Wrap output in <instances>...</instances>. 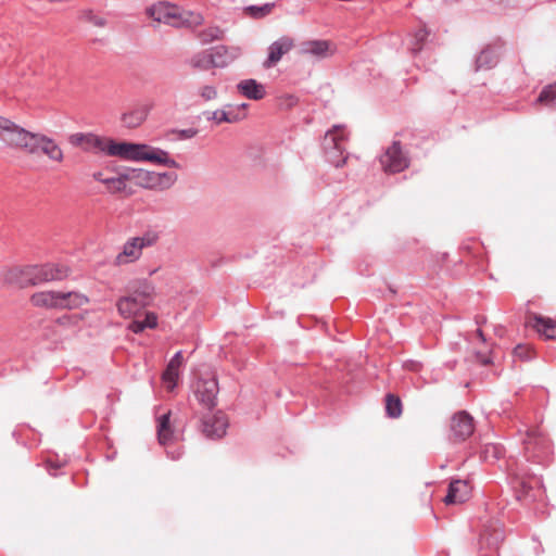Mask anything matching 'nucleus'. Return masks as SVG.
Returning <instances> with one entry per match:
<instances>
[{"mask_svg":"<svg viewBox=\"0 0 556 556\" xmlns=\"http://www.w3.org/2000/svg\"><path fill=\"white\" fill-rule=\"evenodd\" d=\"M182 364V352L178 351L168 362L162 379L168 390H173L177 386V379L179 377V367Z\"/></svg>","mask_w":556,"mask_h":556,"instance_id":"obj_21","label":"nucleus"},{"mask_svg":"<svg viewBox=\"0 0 556 556\" xmlns=\"http://www.w3.org/2000/svg\"><path fill=\"white\" fill-rule=\"evenodd\" d=\"M203 433L210 439H220L226 434L229 426L228 418L224 412L217 410L213 415L204 416L202 419Z\"/></svg>","mask_w":556,"mask_h":556,"instance_id":"obj_14","label":"nucleus"},{"mask_svg":"<svg viewBox=\"0 0 556 556\" xmlns=\"http://www.w3.org/2000/svg\"><path fill=\"white\" fill-rule=\"evenodd\" d=\"M204 114L206 115L207 121H213L216 124L227 123V119H229L228 115H227V111H225V110H216L214 112H205Z\"/></svg>","mask_w":556,"mask_h":556,"instance_id":"obj_42","label":"nucleus"},{"mask_svg":"<svg viewBox=\"0 0 556 556\" xmlns=\"http://www.w3.org/2000/svg\"><path fill=\"white\" fill-rule=\"evenodd\" d=\"M522 443L527 460L538 464L548 462L552 454V446L547 437L536 430H530L527 432Z\"/></svg>","mask_w":556,"mask_h":556,"instance_id":"obj_4","label":"nucleus"},{"mask_svg":"<svg viewBox=\"0 0 556 556\" xmlns=\"http://www.w3.org/2000/svg\"><path fill=\"white\" fill-rule=\"evenodd\" d=\"M247 106H248V104H247V103H242V104L240 105V108H241V109H245Z\"/></svg>","mask_w":556,"mask_h":556,"instance_id":"obj_56","label":"nucleus"},{"mask_svg":"<svg viewBox=\"0 0 556 556\" xmlns=\"http://www.w3.org/2000/svg\"><path fill=\"white\" fill-rule=\"evenodd\" d=\"M218 392V381L213 375L207 378L200 377L195 382L194 395L199 403L208 410L217 405Z\"/></svg>","mask_w":556,"mask_h":556,"instance_id":"obj_8","label":"nucleus"},{"mask_svg":"<svg viewBox=\"0 0 556 556\" xmlns=\"http://www.w3.org/2000/svg\"><path fill=\"white\" fill-rule=\"evenodd\" d=\"M141 321L146 328L153 329L157 326V316L152 312H148Z\"/></svg>","mask_w":556,"mask_h":556,"instance_id":"obj_45","label":"nucleus"},{"mask_svg":"<svg viewBox=\"0 0 556 556\" xmlns=\"http://www.w3.org/2000/svg\"><path fill=\"white\" fill-rule=\"evenodd\" d=\"M2 119H5V118L0 116V121H2Z\"/></svg>","mask_w":556,"mask_h":556,"instance_id":"obj_58","label":"nucleus"},{"mask_svg":"<svg viewBox=\"0 0 556 556\" xmlns=\"http://www.w3.org/2000/svg\"><path fill=\"white\" fill-rule=\"evenodd\" d=\"M222 34L223 31L220 30L219 27L213 26L201 30L198 34V38L201 43L207 45L216 39H219L222 37Z\"/></svg>","mask_w":556,"mask_h":556,"instance_id":"obj_38","label":"nucleus"},{"mask_svg":"<svg viewBox=\"0 0 556 556\" xmlns=\"http://www.w3.org/2000/svg\"><path fill=\"white\" fill-rule=\"evenodd\" d=\"M134 179L132 173L130 174H118L117 177H109L103 180V184L114 192H122L126 188V180Z\"/></svg>","mask_w":556,"mask_h":556,"instance_id":"obj_35","label":"nucleus"},{"mask_svg":"<svg viewBox=\"0 0 556 556\" xmlns=\"http://www.w3.org/2000/svg\"><path fill=\"white\" fill-rule=\"evenodd\" d=\"M329 47L330 43L327 40H307L301 45L300 53L321 60L329 55Z\"/></svg>","mask_w":556,"mask_h":556,"instance_id":"obj_22","label":"nucleus"},{"mask_svg":"<svg viewBox=\"0 0 556 556\" xmlns=\"http://www.w3.org/2000/svg\"><path fill=\"white\" fill-rule=\"evenodd\" d=\"M514 355L521 361H531L533 358L532 350L526 344H518L514 349Z\"/></svg>","mask_w":556,"mask_h":556,"instance_id":"obj_41","label":"nucleus"},{"mask_svg":"<svg viewBox=\"0 0 556 556\" xmlns=\"http://www.w3.org/2000/svg\"><path fill=\"white\" fill-rule=\"evenodd\" d=\"M129 329L134 333H140L147 328H146L144 324H142L141 320L137 319V320L131 321V324L129 325Z\"/></svg>","mask_w":556,"mask_h":556,"instance_id":"obj_46","label":"nucleus"},{"mask_svg":"<svg viewBox=\"0 0 556 556\" xmlns=\"http://www.w3.org/2000/svg\"><path fill=\"white\" fill-rule=\"evenodd\" d=\"M50 2H63L64 0H49Z\"/></svg>","mask_w":556,"mask_h":556,"instance_id":"obj_57","label":"nucleus"},{"mask_svg":"<svg viewBox=\"0 0 556 556\" xmlns=\"http://www.w3.org/2000/svg\"><path fill=\"white\" fill-rule=\"evenodd\" d=\"M70 321H71L70 316H62V317H59L55 323L61 326H64V325H67Z\"/></svg>","mask_w":556,"mask_h":556,"instance_id":"obj_50","label":"nucleus"},{"mask_svg":"<svg viewBox=\"0 0 556 556\" xmlns=\"http://www.w3.org/2000/svg\"><path fill=\"white\" fill-rule=\"evenodd\" d=\"M429 36V31L425 27H420L410 35V51L416 54L421 51L424 43Z\"/></svg>","mask_w":556,"mask_h":556,"instance_id":"obj_36","label":"nucleus"},{"mask_svg":"<svg viewBox=\"0 0 556 556\" xmlns=\"http://www.w3.org/2000/svg\"><path fill=\"white\" fill-rule=\"evenodd\" d=\"M190 65L193 68L206 71L214 67L212 54L210 50L201 51L194 54L190 60Z\"/></svg>","mask_w":556,"mask_h":556,"instance_id":"obj_30","label":"nucleus"},{"mask_svg":"<svg viewBox=\"0 0 556 556\" xmlns=\"http://www.w3.org/2000/svg\"><path fill=\"white\" fill-rule=\"evenodd\" d=\"M214 67L224 68L238 59L241 54V49L238 47L228 48L224 45H218L210 49Z\"/></svg>","mask_w":556,"mask_h":556,"instance_id":"obj_19","label":"nucleus"},{"mask_svg":"<svg viewBox=\"0 0 556 556\" xmlns=\"http://www.w3.org/2000/svg\"><path fill=\"white\" fill-rule=\"evenodd\" d=\"M135 238L137 239L138 244L142 250L144 248L154 245L157 242L160 235L155 230H147L142 236Z\"/></svg>","mask_w":556,"mask_h":556,"instance_id":"obj_39","label":"nucleus"},{"mask_svg":"<svg viewBox=\"0 0 556 556\" xmlns=\"http://www.w3.org/2000/svg\"><path fill=\"white\" fill-rule=\"evenodd\" d=\"M64 465V463H54L53 460L49 459L47 462V468L51 476H56L55 470L61 468Z\"/></svg>","mask_w":556,"mask_h":556,"instance_id":"obj_47","label":"nucleus"},{"mask_svg":"<svg viewBox=\"0 0 556 556\" xmlns=\"http://www.w3.org/2000/svg\"><path fill=\"white\" fill-rule=\"evenodd\" d=\"M498 62L496 50L490 46L480 51L475 60V71H488L493 68Z\"/></svg>","mask_w":556,"mask_h":556,"instance_id":"obj_24","label":"nucleus"},{"mask_svg":"<svg viewBox=\"0 0 556 556\" xmlns=\"http://www.w3.org/2000/svg\"><path fill=\"white\" fill-rule=\"evenodd\" d=\"M533 328L546 339H556V321L549 317L535 315Z\"/></svg>","mask_w":556,"mask_h":556,"instance_id":"obj_27","label":"nucleus"},{"mask_svg":"<svg viewBox=\"0 0 556 556\" xmlns=\"http://www.w3.org/2000/svg\"><path fill=\"white\" fill-rule=\"evenodd\" d=\"M35 270V265L14 266L2 270V279L4 283L20 289L36 287Z\"/></svg>","mask_w":556,"mask_h":556,"instance_id":"obj_7","label":"nucleus"},{"mask_svg":"<svg viewBox=\"0 0 556 556\" xmlns=\"http://www.w3.org/2000/svg\"><path fill=\"white\" fill-rule=\"evenodd\" d=\"M93 178H94L96 180H98V181L102 182V184H103V180H105V178H103V175H102V173H101V172L94 173V174H93Z\"/></svg>","mask_w":556,"mask_h":556,"instance_id":"obj_52","label":"nucleus"},{"mask_svg":"<svg viewBox=\"0 0 556 556\" xmlns=\"http://www.w3.org/2000/svg\"><path fill=\"white\" fill-rule=\"evenodd\" d=\"M486 2L490 3V5L492 8H501V9H506V8H520V9H529L531 8L535 0H485Z\"/></svg>","mask_w":556,"mask_h":556,"instance_id":"obj_32","label":"nucleus"},{"mask_svg":"<svg viewBox=\"0 0 556 556\" xmlns=\"http://www.w3.org/2000/svg\"><path fill=\"white\" fill-rule=\"evenodd\" d=\"M68 142L86 152L104 153L106 140L92 132H76L68 137Z\"/></svg>","mask_w":556,"mask_h":556,"instance_id":"obj_11","label":"nucleus"},{"mask_svg":"<svg viewBox=\"0 0 556 556\" xmlns=\"http://www.w3.org/2000/svg\"><path fill=\"white\" fill-rule=\"evenodd\" d=\"M147 14L155 22L169 24L173 26H180L181 24H194L200 25L203 22V17L199 13L187 12L186 15L178 14L177 8L166 2H159L147 9Z\"/></svg>","mask_w":556,"mask_h":556,"instance_id":"obj_2","label":"nucleus"},{"mask_svg":"<svg viewBox=\"0 0 556 556\" xmlns=\"http://www.w3.org/2000/svg\"><path fill=\"white\" fill-rule=\"evenodd\" d=\"M402 401L399 396L388 393L386 395V414L390 418H399L402 415Z\"/></svg>","mask_w":556,"mask_h":556,"instance_id":"obj_33","label":"nucleus"},{"mask_svg":"<svg viewBox=\"0 0 556 556\" xmlns=\"http://www.w3.org/2000/svg\"><path fill=\"white\" fill-rule=\"evenodd\" d=\"M36 135L10 119L0 121V140L11 148H18L27 153L35 151Z\"/></svg>","mask_w":556,"mask_h":556,"instance_id":"obj_3","label":"nucleus"},{"mask_svg":"<svg viewBox=\"0 0 556 556\" xmlns=\"http://www.w3.org/2000/svg\"><path fill=\"white\" fill-rule=\"evenodd\" d=\"M470 490L468 481L460 479L452 480L448 484L444 503L446 505L464 503L469 498Z\"/></svg>","mask_w":556,"mask_h":556,"instance_id":"obj_18","label":"nucleus"},{"mask_svg":"<svg viewBox=\"0 0 556 556\" xmlns=\"http://www.w3.org/2000/svg\"><path fill=\"white\" fill-rule=\"evenodd\" d=\"M89 303V298L78 291L61 292L60 309H76Z\"/></svg>","mask_w":556,"mask_h":556,"instance_id":"obj_25","label":"nucleus"},{"mask_svg":"<svg viewBox=\"0 0 556 556\" xmlns=\"http://www.w3.org/2000/svg\"><path fill=\"white\" fill-rule=\"evenodd\" d=\"M345 134L341 126H333L332 130H328L324 138V150L327 162L336 167H341L346 162L344 152Z\"/></svg>","mask_w":556,"mask_h":556,"instance_id":"obj_6","label":"nucleus"},{"mask_svg":"<svg viewBox=\"0 0 556 556\" xmlns=\"http://www.w3.org/2000/svg\"><path fill=\"white\" fill-rule=\"evenodd\" d=\"M172 134H177L178 139L180 140H187L195 137L199 132L197 128H186V129H172Z\"/></svg>","mask_w":556,"mask_h":556,"instance_id":"obj_43","label":"nucleus"},{"mask_svg":"<svg viewBox=\"0 0 556 556\" xmlns=\"http://www.w3.org/2000/svg\"><path fill=\"white\" fill-rule=\"evenodd\" d=\"M476 357L477 361L483 366L490 365L492 363V358L481 352H477Z\"/></svg>","mask_w":556,"mask_h":556,"instance_id":"obj_48","label":"nucleus"},{"mask_svg":"<svg viewBox=\"0 0 556 556\" xmlns=\"http://www.w3.org/2000/svg\"><path fill=\"white\" fill-rule=\"evenodd\" d=\"M167 455L172 458V459H178L180 456H181V453L180 452H167Z\"/></svg>","mask_w":556,"mask_h":556,"instance_id":"obj_53","label":"nucleus"},{"mask_svg":"<svg viewBox=\"0 0 556 556\" xmlns=\"http://www.w3.org/2000/svg\"><path fill=\"white\" fill-rule=\"evenodd\" d=\"M275 5V2H268L261 5L251 4L244 8V12L251 18L260 20L269 15Z\"/></svg>","mask_w":556,"mask_h":556,"instance_id":"obj_31","label":"nucleus"},{"mask_svg":"<svg viewBox=\"0 0 556 556\" xmlns=\"http://www.w3.org/2000/svg\"><path fill=\"white\" fill-rule=\"evenodd\" d=\"M61 292L55 290L39 291L30 296V302L36 307L60 309Z\"/></svg>","mask_w":556,"mask_h":556,"instance_id":"obj_20","label":"nucleus"},{"mask_svg":"<svg viewBox=\"0 0 556 556\" xmlns=\"http://www.w3.org/2000/svg\"><path fill=\"white\" fill-rule=\"evenodd\" d=\"M475 430L473 418L465 410H460L452 417L451 432L455 442L467 440Z\"/></svg>","mask_w":556,"mask_h":556,"instance_id":"obj_13","label":"nucleus"},{"mask_svg":"<svg viewBox=\"0 0 556 556\" xmlns=\"http://www.w3.org/2000/svg\"><path fill=\"white\" fill-rule=\"evenodd\" d=\"M238 91L250 100H262L266 96V90L256 79H243L237 85Z\"/></svg>","mask_w":556,"mask_h":556,"instance_id":"obj_23","label":"nucleus"},{"mask_svg":"<svg viewBox=\"0 0 556 556\" xmlns=\"http://www.w3.org/2000/svg\"><path fill=\"white\" fill-rule=\"evenodd\" d=\"M126 291L127 294L117 301L116 307L123 317L128 318L153 302L155 286L146 278L134 279L127 283Z\"/></svg>","mask_w":556,"mask_h":556,"instance_id":"obj_1","label":"nucleus"},{"mask_svg":"<svg viewBox=\"0 0 556 556\" xmlns=\"http://www.w3.org/2000/svg\"><path fill=\"white\" fill-rule=\"evenodd\" d=\"M141 149H143L141 143L115 142L110 139L106 140L104 153L108 155L119 156L124 160L139 162V153Z\"/></svg>","mask_w":556,"mask_h":556,"instance_id":"obj_15","label":"nucleus"},{"mask_svg":"<svg viewBox=\"0 0 556 556\" xmlns=\"http://www.w3.org/2000/svg\"><path fill=\"white\" fill-rule=\"evenodd\" d=\"M538 103L544 104L546 106L552 105L556 102V81L549 85H546L542 91L540 92L538 99Z\"/></svg>","mask_w":556,"mask_h":556,"instance_id":"obj_37","label":"nucleus"},{"mask_svg":"<svg viewBox=\"0 0 556 556\" xmlns=\"http://www.w3.org/2000/svg\"><path fill=\"white\" fill-rule=\"evenodd\" d=\"M486 321L485 317H477L476 323L477 325H482Z\"/></svg>","mask_w":556,"mask_h":556,"instance_id":"obj_54","label":"nucleus"},{"mask_svg":"<svg viewBox=\"0 0 556 556\" xmlns=\"http://www.w3.org/2000/svg\"><path fill=\"white\" fill-rule=\"evenodd\" d=\"M35 151L29 154H38L39 152L46 154L50 160L61 162L63 160V152L61 148L54 142L53 139L37 134L34 140Z\"/></svg>","mask_w":556,"mask_h":556,"instance_id":"obj_17","label":"nucleus"},{"mask_svg":"<svg viewBox=\"0 0 556 556\" xmlns=\"http://www.w3.org/2000/svg\"><path fill=\"white\" fill-rule=\"evenodd\" d=\"M293 47V40L288 36H282L268 47V56L264 61L263 66L270 68L275 66Z\"/></svg>","mask_w":556,"mask_h":556,"instance_id":"obj_16","label":"nucleus"},{"mask_svg":"<svg viewBox=\"0 0 556 556\" xmlns=\"http://www.w3.org/2000/svg\"><path fill=\"white\" fill-rule=\"evenodd\" d=\"M149 109L147 106H138L122 116V122L127 128H136L140 126L147 118Z\"/></svg>","mask_w":556,"mask_h":556,"instance_id":"obj_28","label":"nucleus"},{"mask_svg":"<svg viewBox=\"0 0 556 556\" xmlns=\"http://www.w3.org/2000/svg\"><path fill=\"white\" fill-rule=\"evenodd\" d=\"M200 97L204 101H211L217 98V89L214 86H204L200 89Z\"/></svg>","mask_w":556,"mask_h":556,"instance_id":"obj_44","label":"nucleus"},{"mask_svg":"<svg viewBox=\"0 0 556 556\" xmlns=\"http://www.w3.org/2000/svg\"><path fill=\"white\" fill-rule=\"evenodd\" d=\"M170 413L163 414L157 420V439L160 444L166 445L174 439L170 428Z\"/></svg>","mask_w":556,"mask_h":556,"instance_id":"obj_29","label":"nucleus"},{"mask_svg":"<svg viewBox=\"0 0 556 556\" xmlns=\"http://www.w3.org/2000/svg\"><path fill=\"white\" fill-rule=\"evenodd\" d=\"M379 161L382 168L390 173H400L409 165L408 157L403 153L400 141H393L381 154Z\"/></svg>","mask_w":556,"mask_h":556,"instance_id":"obj_9","label":"nucleus"},{"mask_svg":"<svg viewBox=\"0 0 556 556\" xmlns=\"http://www.w3.org/2000/svg\"><path fill=\"white\" fill-rule=\"evenodd\" d=\"M228 118L227 123H237L241 119L238 113H232L227 111Z\"/></svg>","mask_w":556,"mask_h":556,"instance_id":"obj_49","label":"nucleus"},{"mask_svg":"<svg viewBox=\"0 0 556 556\" xmlns=\"http://www.w3.org/2000/svg\"><path fill=\"white\" fill-rule=\"evenodd\" d=\"M142 254V250L138 244L137 239L130 238L123 245V251L116 256V261L118 264L126 262L137 261Z\"/></svg>","mask_w":556,"mask_h":556,"instance_id":"obj_26","label":"nucleus"},{"mask_svg":"<svg viewBox=\"0 0 556 556\" xmlns=\"http://www.w3.org/2000/svg\"><path fill=\"white\" fill-rule=\"evenodd\" d=\"M476 332H477L478 338L481 340V342H483V343L486 342L485 334L480 328H478Z\"/></svg>","mask_w":556,"mask_h":556,"instance_id":"obj_51","label":"nucleus"},{"mask_svg":"<svg viewBox=\"0 0 556 556\" xmlns=\"http://www.w3.org/2000/svg\"><path fill=\"white\" fill-rule=\"evenodd\" d=\"M80 20H84L86 22H89L98 27H104L106 25V20L98 16L93 13L90 9H85L80 12Z\"/></svg>","mask_w":556,"mask_h":556,"instance_id":"obj_40","label":"nucleus"},{"mask_svg":"<svg viewBox=\"0 0 556 556\" xmlns=\"http://www.w3.org/2000/svg\"><path fill=\"white\" fill-rule=\"evenodd\" d=\"M505 450L501 444L489 443L485 444L481 456L485 462L494 463L504 456Z\"/></svg>","mask_w":556,"mask_h":556,"instance_id":"obj_34","label":"nucleus"},{"mask_svg":"<svg viewBox=\"0 0 556 556\" xmlns=\"http://www.w3.org/2000/svg\"><path fill=\"white\" fill-rule=\"evenodd\" d=\"M35 266L37 286L51 281L64 280L71 274V268L61 263H46Z\"/></svg>","mask_w":556,"mask_h":556,"instance_id":"obj_10","label":"nucleus"},{"mask_svg":"<svg viewBox=\"0 0 556 556\" xmlns=\"http://www.w3.org/2000/svg\"><path fill=\"white\" fill-rule=\"evenodd\" d=\"M134 169H135V168H130V167H128V168H125V169H124L123 172H121L119 174H130V173H131V170H134Z\"/></svg>","mask_w":556,"mask_h":556,"instance_id":"obj_55","label":"nucleus"},{"mask_svg":"<svg viewBox=\"0 0 556 556\" xmlns=\"http://www.w3.org/2000/svg\"><path fill=\"white\" fill-rule=\"evenodd\" d=\"M143 149L140 150L139 153V162H151L156 165H164L169 168H180V164L170 157L169 153L166 150H163L157 147H152L146 143H141Z\"/></svg>","mask_w":556,"mask_h":556,"instance_id":"obj_12","label":"nucleus"},{"mask_svg":"<svg viewBox=\"0 0 556 556\" xmlns=\"http://www.w3.org/2000/svg\"><path fill=\"white\" fill-rule=\"evenodd\" d=\"M131 173L137 185L149 190H167L178 179L177 174L174 172L156 173L147 169H134Z\"/></svg>","mask_w":556,"mask_h":556,"instance_id":"obj_5","label":"nucleus"}]
</instances>
